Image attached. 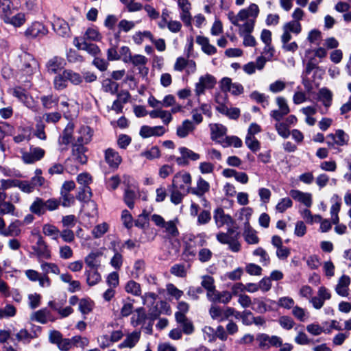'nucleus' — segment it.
Here are the masks:
<instances>
[{
	"instance_id": "f257e3e1",
	"label": "nucleus",
	"mask_w": 351,
	"mask_h": 351,
	"mask_svg": "<svg viewBox=\"0 0 351 351\" xmlns=\"http://www.w3.org/2000/svg\"><path fill=\"white\" fill-rule=\"evenodd\" d=\"M258 14L259 8L256 3H251L247 8L241 10L237 14L232 11L228 13L231 23L239 27V35L243 38V45L246 47H254L256 45V39L251 33L254 30Z\"/></svg>"
},
{
	"instance_id": "f03ea898",
	"label": "nucleus",
	"mask_w": 351,
	"mask_h": 351,
	"mask_svg": "<svg viewBox=\"0 0 351 351\" xmlns=\"http://www.w3.org/2000/svg\"><path fill=\"white\" fill-rule=\"evenodd\" d=\"M20 62L19 78L21 82H30L29 78L38 72L39 65L34 56L27 52H23L19 56Z\"/></svg>"
},
{
	"instance_id": "7ed1b4c3",
	"label": "nucleus",
	"mask_w": 351,
	"mask_h": 351,
	"mask_svg": "<svg viewBox=\"0 0 351 351\" xmlns=\"http://www.w3.org/2000/svg\"><path fill=\"white\" fill-rule=\"evenodd\" d=\"M216 238L220 243L228 245V250L234 253H238L241 250L240 234L232 228H228L226 232H219Z\"/></svg>"
},
{
	"instance_id": "20e7f679",
	"label": "nucleus",
	"mask_w": 351,
	"mask_h": 351,
	"mask_svg": "<svg viewBox=\"0 0 351 351\" xmlns=\"http://www.w3.org/2000/svg\"><path fill=\"white\" fill-rule=\"evenodd\" d=\"M49 33L46 25L39 21L32 22L23 32V36L28 40L41 39Z\"/></svg>"
},
{
	"instance_id": "39448f33",
	"label": "nucleus",
	"mask_w": 351,
	"mask_h": 351,
	"mask_svg": "<svg viewBox=\"0 0 351 351\" xmlns=\"http://www.w3.org/2000/svg\"><path fill=\"white\" fill-rule=\"evenodd\" d=\"M191 176L187 172L177 173L172 181V188L186 190V193L191 191Z\"/></svg>"
},
{
	"instance_id": "423d86ee",
	"label": "nucleus",
	"mask_w": 351,
	"mask_h": 351,
	"mask_svg": "<svg viewBox=\"0 0 351 351\" xmlns=\"http://www.w3.org/2000/svg\"><path fill=\"white\" fill-rule=\"evenodd\" d=\"M235 310L232 307L222 308L217 305H212L209 309V314L213 319L221 322L228 319L234 314Z\"/></svg>"
},
{
	"instance_id": "0eeeda50",
	"label": "nucleus",
	"mask_w": 351,
	"mask_h": 351,
	"mask_svg": "<svg viewBox=\"0 0 351 351\" xmlns=\"http://www.w3.org/2000/svg\"><path fill=\"white\" fill-rule=\"evenodd\" d=\"M349 141V136L341 129L335 131V134H329L326 136V144L329 147H333L335 145L344 146Z\"/></svg>"
},
{
	"instance_id": "6e6552de",
	"label": "nucleus",
	"mask_w": 351,
	"mask_h": 351,
	"mask_svg": "<svg viewBox=\"0 0 351 351\" xmlns=\"http://www.w3.org/2000/svg\"><path fill=\"white\" fill-rule=\"evenodd\" d=\"M32 249L39 263L40 261H43V259L49 260L51 258V250L41 236L38 237V239Z\"/></svg>"
},
{
	"instance_id": "1a4fd4ad",
	"label": "nucleus",
	"mask_w": 351,
	"mask_h": 351,
	"mask_svg": "<svg viewBox=\"0 0 351 351\" xmlns=\"http://www.w3.org/2000/svg\"><path fill=\"white\" fill-rule=\"evenodd\" d=\"M216 84L215 78L210 74L201 76L195 84V92L197 95L204 93L205 90L211 89Z\"/></svg>"
},
{
	"instance_id": "9d476101",
	"label": "nucleus",
	"mask_w": 351,
	"mask_h": 351,
	"mask_svg": "<svg viewBox=\"0 0 351 351\" xmlns=\"http://www.w3.org/2000/svg\"><path fill=\"white\" fill-rule=\"evenodd\" d=\"M267 301L269 304H267L263 298H254L252 309L260 314L274 311V306L276 305V301L270 299L267 300Z\"/></svg>"
},
{
	"instance_id": "9b49d317",
	"label": "nucleus",
	"mask_w": 351,
	"mask_h": 351,
	"mask_svg": "<svg viewBox=\"0 0 351 351\" xmlns=\"http://www.w3.org/2000/svg\"><path fill=\"white\" fill-rule=\"evenodd\" d=\"M12 95L16 97L26 107L29 109L35 110L36 104L33 97L29 95L24 89L21 87H16L12 90Z\"/></svg>"
},
{
	"instance_id": "f8f14e48",
	"label": "nucleus",
	"mask_w": 351,
	"mask_h": 351,
	"mask_svg": "<svg viewBox=\"0 0 351 351\" xmlns=\"http://www.w3.org/2000/svg\"><path fill=\"white\" fill-rule=\"evenodd\" d=\"M45 150L40 147H31L29 152L22 153V160L25 164H32L43 158Z\"/></svg>"
},
{
	"instance_id": "ddd939ff",
	"label": "nucleus",
	"mask_w": 351,
	"mask_h": 351,
	"mask_svg": "<svg viewBox=\"0 0 351 351\" xmlns=\"http://www.w3.org/2000/svg\"><path fill=\"white\" fill-rule=\"evenodd\" d=\"M25 274L30 281H38L41 287H49L51 286V280L47 275H43L34 269H27Z\"/></svg>"
},
{
	"instance_id": "4468645a",
	"label": "nucleus",
	"mask_w": 351,
	"mask_h": 351,
	"mask_svg": "<svg viewBox=\"0 0 351 351\" xmlns=\"http://www.w3.org/2000/svg\"><path fill=\"white\" fill-rule=\"evenodd\" d=\"M178 5L181 10L180 17L186 26L191 25L192 16L190 12L191 4L188 0H178Z\"/></svg>"
},
{
	"instance_id": "2eb2a0df",
	"label": "nucleus",
	"mask_w": 351,
	"mask_h": 351,
	"mask_svg": "<svg viewBox=\"0 0 351 351\" xmlns=\"http://www.w3.org/2000/svg\"><path fill=\"white\" fill-rule=\"evenodd\" d=\"M93 195L91 189L90 187H82L80 189L77 199L82 202H87V206H90L92 209L91 213L89 215H93L97 212V204L95 202H89Z\"/></svg>"
},
{
	"instance_id": "dca6fc26",
	"label": "nucleus",
	"mask_w": 351,
	"mask_h": 351,
	"mask_svg": "<svg viewBox=\"0 0 351 351\" xmlns=\"http://www.w3.org/2000/svg\"><path fill=\"white\" fill-rule=\"evenodd\" d=\"M220 85L223 91L230 92L234 95H239L243 92V86L239 83H232L229 77H223Z\"/></svg>"
},
{
	"instance_id": "f3484780",
	"label": "nucleus",
	"mask_w": 351,
	"mask_h": 351,
	"mask_svg": "<svg viewBox=\"0 0 351 351\" xmlns=\"http://www.w3.org/2000/svg\"><path fill=\"white\" fill-rule=\"evenodd\" d=\"M73 42L77 48L86 51L92 56H95L100 53L99 48L95 44L88 43L86 41L82 40V39H79V38H75Z\"/></svg>"
},
{
	"instance_id": "a211bd4d",
	"label": "nucleus",
	"mask_w": 351,
	"mask_h": 351,
	"mask_svg": "<svg viewBox=\"0 0 351 351\" xmlns=\"http://www.w3.org/2000/svg\"><path fill=\"white\" fill-rule=\"evenodd\" d=\"M195 125L189 119L184 120L182 123L178 125L176 129V134L180 138H186L192 134L195 130Z\"/></svg>"
},
{
	"instance_id": "6ab92c4d",
	"label": "nucleus",
	"mask_w": 351,
	"mask_h": 351,
	"mask_svg": "<svg viewBox=\"0 0 351 351\" xmlns=\"http://www.w3.org/2000/svg\"><path fill=\"white\" fill-rule=\"evenodd\" d=\"M290 196L306 207H311L313 203L312 195L309 193H304L297 189H292L289 192Z\"/></svg>"
},
{
	"instance_id": "aec40b11",
	"label": "nucleus",
	"mask_w": 351,
	"mask_h": 351,
	"mask_svg": "<svg viewBox=\"0 0 351 351\" xmlns=\"http://www.w3.org/2000/svg\"><path fill=\"white\" fill-rule=\"evenodd\" d=\"M166 132V130L163 126L150 127L143 125L141 128L140 135L143 138H149L151 136H160Z\"/></svg>"
},
{
	"instance_id": "412c9836",
	"label": "nucleus",
	"mask_w": 351,
	"mask_h": 351,
	"mask_svg": "<svg viewBox=\"0 0 351 351\" xmlns=\"http://www.w3.org/2000/svg\"><path fill=\"white\" fill-rule=\"evenodd\" d=\"M86 152L87 149L84 145L75 143L73 145L72 149V156L73 160L82 165L86 163L88 159L87 156L86 155Z\"/></svg>"
},
{
	"instance_id": "4be33fe9",
	"label": "nucleus",
	"mask_w": 351,
	"mask_h": 351,
	"mask_svg": "<svg viewBox=\"0 0 351 351\" xmlns=\"http://www.w3.org/2000/svg\"><path fill=\"white\" fill-rule=\"evenodd\" d=\"M53 30L62 37L69 36L70 29L68 23L63 19L57 18L52 23Z\"/></svg>"
},
{
	"instance_id": "5701e85b",
	"label": "nucleus",
	"mask_w": 351,
	"mask_h": 351,
	"mask_svg": "<svg viewBox=\"0 0 351 351\" xmlns=\"http://www.w3.org/2000/svg\"><path fill=\"white\" fill-rule=\"evenodd\" d=\"M196 43L201 46V49L204 53L212 56L217 53V48L210 43L208 38L204 36H197Z\"/></svg>"
},
{
	"instance_id": "b1692460",
	"label": "nucleus",
	"mask_w": 351,
	"mask_h": 351,
	"mask_svg": "<svg viewBox=\"0 0 351 351\" xmlns=\"http://www.w3.org/2000/svg\"><path fill=\"white\" fill-rule=\"evenodd\" d=\"M92 136L93 130L91 128L88 126L83 125L78 130L76 143L82 145L87 144L91 141Z\"/></svg>"
},
{
	"instance_id": "393cba45",
	"label": "nucleus",
	"mask_w": 351,
	"mask_h": 351,
	"mask_svg": "<svg viewBox=\"0 0 351 351\" xmlns=\"http://www.w3.org/2000/svg\"><path fill=\"white\" fill-rule=\"evenodd\" d=\"M232 294L228 291H215L208 298V300L213 302H219L222 304H228L232 300Z\"/></svg>"
},
{
	"instance_id": "a878e982",
	"label": "nucleus",
	"mask_w": 351,
	"mask_h": 351,
	"mask_svg": "<svg viewBox=\"0 0 351 351\" xmlns=\"http://www.w3.org/2000/svg\"><path fill=\"white\" fill-rule=\"evenodd\" d=\"M176 320L179 326L182 328L181 331L184 334L191 335L194 332L193 324L186 315L178 314Z\"/></svg>"
},
{
	"instance_id": "bb28decb",
	"label": "nucleus",
	"mask_w": 351,
	"mask_h": 351,
	"mask_svg": "<svg viewBox=\"0 0 351 351\" xmlns=\"http://www.w3.org/2000/svg\"><path fill=\"white\" fill-rule=\"evenodd\" d=\"M147 58L143 55L136 54L132 56L130 62L134 66H137L140 73L142 75H147L148 73V69L145 67L146 64L147 63Z\"/></svg>"
},
{
	"instance_id": "cd10ccee",
	"label": "nucleus",
	"mask_w": 351,
	"mask_h": 351,
	"mask_svg": "<svg viewBox=\"0 0 351 351\" xmlns=\"http://www.w3.org/2000/svg\"><path fill=\"white\" fill-rule=\"evenodd\" d=\"M105 160L112 168H117L121 162V157L119 153L113 149L108 148L105 152Z\"/></svg>"
},
{
	"instance_id": "c85d7f7f",
	"label": "nucleus",
	"mask_w": 351,
	"mask_h": 351,
	"mask_svg": "<svg viewBox=\"0 0 351 351\" xmlns=\"http://www.w3.org/2000/svg\"><path fill=\"white\" fill-rule=\"evenodd\" d=\"M243 237L245 242L250 245H256L260 241L257 232L250 226L249 222L245 223Z\"/></svg>"
},
{
	"instance_id": "c756f323",
	"label": "nucleus",
	"mask_w": 351,
	"mask_h": 351,
	"mask_svg": "<svg viewBox=\"0 0 351 351\" xmlns=\"http://www.w3.org/2000/svg\"><path fill=\"white\" fill-rule=\"evenodd\" d=\"M350 284V278L346 275H343L338 280V283L335 287L336 293L342 297L348 295L349 285Z\"/></svg>"
},
{
	"instance_id": "7c9ffc66",
	"label": "nucleus",
	"mask_w": 351,
	"mask_h": 351,
	"mask_svg": "<svg viewBox=\"0 0 351 351\" xmlns=\"http://www.w3.org/2000/svg\"><path fill=\"white\" fill-rule=\"evenodd\" d=\"M102 253L99 251L91 252L84 258V262L89 269H98L101 265L99 258Z\"/></svg>"
},
{
	"instance_id": "2f4dec72",
	"label": "nucleus",
	"mask_w": 351,
	"mask_h": 351,
	"mask_svg": "<svg viewBox=\"0 0 351 351\" xmlns=\"http://www.w3.org/2000/svg\"><path fill=\"white\" fill-rule=\"evenodd\" d=\"M210 130V138L213 141L222 140L223 136L226 134L227 128L221 124L211 123L209 125Z\"/></svg>"
},
{
	"instance_id": "473e14b6",
	"label": "nucleus",
	"mask_w": 351,
	"mask_h": 351,
	"mask_svg": "<svg viewBox=\"0 0 351 351\" xmlns=\"http://www.w3.org/2000/svg\"><path fill=\"white\" fill-rule=\"evenodd\" d=\"M22 223L19 220L10 223L6 229H3L1 235L3 237H17L21 234Z\"/></svg>"
},
{
	"instance_id": "72a5a7b5",
	"label": "nucleus",
	"mask_w": 351,
	"mask_h": 351,
	"mask_svg": "<svg viewBox=\"0 0 351 351\" xmlns=\"http://www.w3.org/2000/svg\"><path fill=\"white\" fill-rule=\"evenodd\" d=\"M64 60L63 58L55 56L47 62V71L50 73H56L58 71L64 68Z\"/></svg>"
},
{
	"instance_id": "f704fd0d",
	"label": "nucleus",
	"mask_w": 351,
	"mask_h": 351,
	"mask_svg": "<svg viewBox=\"0 0 351 351\" xmlns=\"http://www.w3.org/2000/svg\"><path fill=\"white\" fill-rule=\"evenodd\" d=\"M209 183L202 177H199L197 181V186L195 188H191L190 192L199 197H202L209 191Z\"/></svg>"
},
{
	"instance_id": "c9c22d12",
	"label": "nucleus",
	"mask_w": 351,
	"mask_h": 351,
	"mask_svg": "<svg viewBox=\"0 0 351 351\" xmlns=\"http://www.w3.org/2000/svg\"><path fill=\"white\" fill-rule=\"evenodd\" d=\"M3 21L5 23L11 25L14 27H20L25 24L26 17L24 13L19 12L14 16L9 15Z\"/></svg>"
},
{
	"instance_id": "e433bc0d",
	"label": "nucleus",
	"mask_w": 351,
	"mask_h": 351,
	"mask_svg": "<svg viewBox=\"0 0 351 351\" xmlns=\"http://www.w3.org/2000/svg\"><path fill=\"white\" fill-rule=\"evenodd\" d=\"M31 319L40 324H46L48 321L52 320L51 314L47 308H42L34 312L31 316Z\"/></svg>"
},
{
	"instance_id": "4c0bfd02",
	"label": "nucleus",
	"mask_w": 351,
	"mask_h": 351,
	"mask_svg": "<svg viewBox=\"0 0 351 351\" xmlns=\"http://www.w3.org/2000/svg\"><path fill=\"white\" fill-rule=\"evenodd\" d=\"M141 337V332L134 331L129 334L126 338L122 341L118 346L119 348H132L135 346L137 342L139 341Z\"/></svg>"
},
{
	"instance_id": "58836bf2",
	"label": "nucleus",
	"mask_w": 351,
	"mask_h": 351,
	"mask_svg": "<svg viewBox=\"0 0 351 351\" xmlns=\"http://www.w3.org/2000/svg\"><path fill=\"white\" fill-rule=\"evenodd\" d=\"M214 219L218 227H221L225 224H229L232 222L231 217L226 215L221 208H218L215 210Z\"/></svg>"
},
{
	"instance_id": "ea45409f",
	"label": "nucleus",
	"mask_w": 351,
	"mask_h": 351,
	"mask_svg": "<svg viewBox=\"0 0 351 351\" xmlns=\"http://www.w3.org/2000/svg\"><path fill=\"white\" fill-rule=\"evenodd\" d=\"M202 288L206 291L207 298L211 296V294L215 291V280L209 275L202 276L201 282Z\"/></svg>"
},
{
	"instance_id": "a19ab883",
	"label": "nucleus",
	"mask_w": 351,
	"mask_h": 351,
	"mask_svg": "<svg viewBox=\"0 0 351 351\" xmlns=\"http://www.w3.org/2000/svg\"><path fill=\"white\" fill-rule=\"evenodd\" d=\"M40 102L45 110H50L56 107L59 102V97L52 94L40 97Z\"/></svg>"
},
{
	"instance_id": "79ce46f5",
	"label": "nucleus",
	"mask_w": 351,
	"mask_h": 351,
	"mask_svg": "<svg viewBox=\"0 0 351 351\" xmlns=\"http://www.w3.org/2000/svg\"><path fill=\"white\" fill-rule=\"evenodd\" d=\"M147 319V315L143 308L140 307L136 309L131 317V324L136 327L143 324Z\"/></svg>"
},
{
	"instance_id": "37998d69",
	"label": "nucleus",
	"mask_w": 351,
	"mask_h": 351,
	"mask_svg": "<svg viewBox=\"0 0 351 351\" xmlns=\"http://www.w3.org/2000/svg\"><path fill=\"white\" fill-rule=\"evenodd\" d=\"M29 210L38 216H41L45 213V207L44 199L40 197H36L29 206Z\"/></svg>"
},
{
	"instance_id": "c03bdc74",
	"label": "nucleus",
	"mask_w": 351,
	"mask_h": 351,
	"mask_svg": "<svg viewBox=\"0 0 351 351\" xmlns=\"http://www.w3.org/2000/svg\"><path fill=\"white\" fill-rule=\"evenodd\" d=\"M85 275L86 276L87 284L89 286H94L101 280V275L98 272V269H86L85 271Z\"/></svg>"
},
{
	"instance_id": "a18cd8bd",
	"label": "nucleus",
	"mask_w": 351,
	"mask_h": 351,
	"mask_svg": "<svg viewBox=\"0 0 351 351\" xmlns=\"http://www.w3.org/2000/svg\"><path fill=\"white\" fill-rule=\"evenodd\" d=\"M67 76L65 70L56 75L53 79V87L57 90H62L66 88L68 83Z\"/></svg>"
},
{
	"instance_id": "49530a36",
	"label": "nucleus",
	"mask_w": 351,
	"mask_h": 351,
	"mask_svg": "<svg viewBox=\"0 0 351 351\" xmlns=\"http://www.w3.org/2000/svg\"><path fill=\"white\" fill-rule=\"evenodd\" d=\"M218 143H220L223 147L229 146H234V147H241L243 145L242 141L236 136H228L222 140H218Z\"/></svg>"
},
{
	"instance_id": "de8ad7c7",
	"label": "nucleus",
	"mask_w": 351,
	"mask_h": 351,
	"mask_svg": "<svg viewBox=\"0 0 351 351\" xmlns=\"http://www.w3.org/2000/svg\"><path fill=\"white\" fill-rule=\"evenodd\" d=\"M13 4L10 0H0V16L3 21L12 14Z\"/></svg>"
},
{
	"instance_id": "09e8293b",
	"label": "nucleus",
	"mask_w": 351,
	"mask_h": 351,
	"mask_svg": "<svg viewBox=\"0 0 351 351\" xmlns=\"http://www.w3.org/2000/svg\"><path fill=\"white\" fill-rule=\"evenodd\" d=\"M40 268L43 271V275H47L49 273H52L54 274H60V269L56 263H48L44 261H40Z\"/></svg>"
},
{
	"instance_id": "8fccbe9b",
	"label": "nucleus",
	"mask_w": 351,
	"mask_h": 351,
	"mask_svg": "<svg viewBox=\"0 0 351 351\" xmlns=\"http://www.w3.org/2000/svg\"><path fill=\"white\" fill-rule=\"evenodd\" d=\"M74 125L73 123H69L64 128L59 141L64 145H68L71 143L73 132Z\"/></svg>"
},
{
	"instance_id": "3c124183",
	"label": "nucleus",
	"mask_w": 351,
	"mask_h": 351,
	"mask_svg": "<svg viewBox=\"0 0 351 351\" xmlns=\"http://www.w3.org/2000/svg\"><path fill=\"white\" fill-rule=\"evenodd\" d=\"M319 97L326 108L330 106L332 99V94L330 90L326 88L320 89L319 92Z\"/></svg>"
},
{
	"instance_id": "603ef678",
	"label": "nucleus",
	"mask_w": 351,
	"mask_h": 351,
	"mask_svg": "<svg viewBox=\"0 0 351 351\" xmlns=\"http://www.w3.org/2000/svg\"><path fill=\"white\" fill-rule=\"evenodd\" d=\"M136 199V192L130 188H127L125 190L123 200L129 208L132 209L134 206V200Z\"/></svg>"
},
{
	"instance_id": "864d4df0",
	"label": "nucleus",
	"mask_w": 351,
	"mask_h": 351,
	"mask_svg": "<svg viewBox=\"0 0 351 351\" xmlns=\"http://www.w3.org/2000/svg\"><path fill=\"white\" fill-rule=\"evenodd\" d=\"M252 254L255 256H259V262L263 265L267 266L270 263V258L267 252L265 249L261 247H257L252 252Z\"/></svg>"
},
{
	"instance_id": "5fc2aeb1",
	"label": "nucleus",
	"mask_w": 351,
	"mask_h": 351,
	"mask_svg": "<svg viewBox=\"0 0 351 351\" xmlns=\"http://www.w3.org/2000/svg\"><path fill=\"white\" fill-rule=\"evenodd\" d=\"M43 232L46 236L51 237L52 239L57 240L60 230L56 226L47 223L43 226Z\"/></svg>"
},
{
	"instance_id": "6e6d98bb",
	"label": "nucleus",
	"mask_w": 351,
	"mask_h": 351,
	"mask_svg": "<svg viewBox=\"0 0 351 351\" xmlns=\"http://www.w3.org/2000/svg\"><path fill=\"white\" fill-rule=\"evenodd\" d=\"M102 88L104 91L114 95L118 91L119 84L110 79H106L102 82Z\"/></svg>"
},
{
	"instance_id": "4d7b16f0",
	"label": "nucleus",
	"mask_w": 351,
	"mask_h": 351,
	"mask_svg": "<svg viewBox=\"0 0 351 351\" xmlns=\"http://www.w3.org/2000/svg\"><path fill=\"white\" fill-rule=\"evenodd\" d=\"M127 293L135 296H139L141 294V285L134 280L128 281L125 287Z\"/></svg>"
},
{
	"instance_id": "13d9d810",
	"label": "nucleus",
	"mask_w": 351,
	"mask_h": 351,
	"mask_svg": "<svg viewBox=\"0 0 351 351\" xmlns=\"http://www.w3.org/2000/svg\"><path fill=\"white\" fill-rule=\"evenodd\" d=\"M278 323L282 328L286 330L292 329L295 324L294 320L288 315L280 316L278 319Z\"/></svg>"
},
{
	"instance_id": "bf43d9fd",
	"label": "nucleus",
	"mask_w": 351,
	"mask_h": 351,
	"mask_svg": "<svg viewBox=\"0 0 351 351\" xmlns=\"http://www.w3.org/2000/svg\"><path fill=\"white\" fill-rule=\"evenodd\" d=\"M16 207L10 202L3 201L0 202V215H15Z\"/></svg>"
},
{
	"instance_id": "052dcab7",
	"label": "nucleus",
	"mask_w": 351,
	"mask_h": 351,
	"mask_svg": "<svg viewBox=\"0 0 351 351\" xmlns=\"http://www.w3.org/2000/svg\"><path fill=\"white\" fill-rule=\"evenodd\" d=\"M180 154L182 156H184L186 161L192 160L196 161L200 158V155L197 153L194 152L193 151L185 147H181L179 148Z\"/></svg>"
},
{
	"instance_id": "680f3d73",
	"label": "nucleus",
	"mask_w": 351,
	"mask_h": 351,
	"mask_svg": "<svg viewBox=\"0 0 351 351\" xmlns=\"http://www.w3.org/2000/svg\"><path fill=\"white\" fill-rule=\"evenodd\" d=\"M162 228H165V232L170 237H176L179 234L175 221L165 222Z\"/></svg>"
},
{
	"instance_id": "e2e57ef3",
	"label": "nucleus",
	"mask_w": 351,
	"mask_h": 351,
	"mask_svg": "<svg viewBox=\"0 0 351 351\" xmlns=\"http://www.w3.org/2000/svg\"><path fill=\"white\" fill-rule=\"evenodd\" d=\"M245 143L253 152H256L261 148L260 142L254 136L250 135L246 136Z\"/></svg>"
},
{
	"instance_id": "0e129e2a",
	"label": "nucleus",
	"mask_w": 351,
	"mask_h": 351,
	"mask_svg": "<svg viewBox=\"0 0 351 351\" xmlns=\"http://www.w3.org/2000/svg\"><path fill=\"white\" fill-rule=\"evenodd\" d=\"M275 129L278 135L283 138H287L290 135V131L288 125L285 122H277L275 124Z\"/></svg>"
},
{
	"instance_id": "69168bd1",
	"label": "nucleus",
	"mask_w": 351,
	"mask_h": 351,
	"mask_svg": "<svg viewBox=\"0 0 351 351\" xmlns=\"http://www.w3.org/2000/svg\"><path fill=\"white\" fill-rule=\"evenodd\" d=\"M93 302L86 298L82 299L79 301V311L82 314H88L93 309Z\"/></svg>"
},
{
	"instance_id": "338daca9",
	"label": "nucleus",
	"mask_w": 351,
	"mask_h": 351,
	"mask_svg": "<svg viewBox=\"0 0 351 351\" xmlns=\"http://www.w3.org/2000/svg\"><path fill=\"white\" fill-rule=\"evenodd\" d=\"M109 228V226L107 223L104 222L97 225L92 230V234L94 238L98 239L101 237Z\"/></svg>"
},
{
	"instance_id": "774afa93",
	"label": "nucleus",
	"mask_w": 351,
	"mask_h": 351,
	"mask_svg": "<svg viewBox=\"0 0 351 351\" xmlns=\"http://www.w3.org/2000/svg\"><path fill=\"white\" fill-rule=\"evenodd\" d=\"M294 304L295 302L293 299L288 296L281 297L277 302H276V305L286 309L292 308L294 306Z\"/></svg>"
}]
</instances>
